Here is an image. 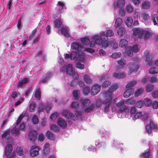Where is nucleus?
I'll use <instances>...</instances> for the list:
<instances>
[{
  "instance_id": "34",
  "label": "nucleus",
  "mask_w": 158,
  "mask_h": 158,
  "mask_svg": "<svg viewBox=\"0 0 158 158\" xmlns=\"http://www.w3.org/2000/svg\"><path fill=\"white\" fill-rule=\"evenodd\" d=\"M150 6L149 2H144L143 3L142 5V7L143 9H147L149 8Z\"/></svg>"
},
{
  "instance_id": "23",
  "label": "nucleus",
  "mask_w": 158,
  "mask_h": 158,
  "mask_svg": "<svg viewBox=\"0 0 158 158\" xmlns=\"http://www.w3.org/2000/svg\"><path fill=\"white\" fill-rule=\"evenodd\" d=\"M80 102L83 107L88 106L90 104V101L89 99H81Z\"/></svg>"
},
{
  "instance_id": "40",
  "label": "nucleus",
  "mask_w": 158,
  "mask_h": 158,
  "mask_svg": "<svg viewBox=\"0 0 158 158\" xmlns=\"http://www.w3.org/2000/svg\"><path fill=\"white\" fill-rule=\"evenodd\" d=\"M36 105L34 102H31L29 105V110L31 112H33L35 110Z\"/></svg>"
},
{
  "instance_id": "2",
  "label": "nucleus",
  "mask_w": 158,
  "mask_h": 158,
  "mask_svg": "<svg viewBox=\"0 0 158 158\" xmlns=\"http://www.w3.org/2000/svg\"><path fill=\"white\" fill-rule=\"evenodd\" d=\"M93 41H90L89 39L86 37L82 38L81 40L82 43L86 45H88L89 44L90 47H94L95 44V43L99 44V38L98 36H94L92 37Z\"/></svg>"
},
{
  "instance_id": "31",
  "label": "nucleus",
  "mask_w": 158,
  "mask_h": 158,
  "mask_svg": "<svg viewBox=\"0 0 158 158\" xmlns=\"http://www.w3.org/2000/svg\"><path fill=\"white\" fill-rule=\"evenodd\" d=\"M123 20L121 18H118L115 21V26L118 27L121 25L122 23Z\"/></svg>"
},
{
  "instance_id": "32",
  "label": "nucleus",
  "mask_w": 158,
  "mask_h": 158,
  "mask_svg": "<svg viewBox=\"0 0 158 158\" xmlns=\"http://www.w3.org/2000/svg\"><path fill=\"white\" fill-rule=\"evenodd\" d=\"M79 91L78 90H74L73 91V97L75 100H77L79 98Z\"/></svg>"
},
{
  "instance_id": "41",
  "label": "nucleus",
  "mask_w": 158,
  "mask_h": 158,
  "mask_svg": "<svg viewBox=\"0 0 158 158\" xmlns=\"http://www.w3.org/2000/svg\"><path fill=\"white\" fill-rule=\"evenodd\" d=\"M16 152L19 156H22L23 154V150L22 148L19 147H17Z\"/></svg>"
},
{
  "instance_id": "33",
  "label": "nucleus",
  "mask_w": 158,
  "mask_h": 158,
  "mask_svg": "<svg viewBox=\"0 0 158 158\" xmlns=\"http://www.w3.org/2000/svg\"><path fill=\"white\" fill-rule=\"evenodd\" d=\"M149 72L152 74L158 73V67H154L150 69L149 70Z\"/></svg>"
},
{
  "instance_id": "24",
  "label": "nucleus",
  "mask_w": 158,
  "mask_h": 158,
  "mask_svg": "<svg viewBox=\"0 0 158 158\" xmlns=\"http://www.w3.org/2000/svg\"><path fill=\"white\" fill-rule=\"evenodd\" d=\"M85 54L82 52H79L77 54V59L79 61H82L85 60Z\"/></svg>"
},
{
  "instance_id": "18",
  "label": "nucleus",
  "mask_w": 158,
  "mask_h": 158,
  "mask_svg": "<svg viewBox=\"0 0 158 158\" xmlns=\"http://www.w3.org/2000/svg\"><path fill=\"white\" fill-rule=\"evenodd\" d=\"M57 123L58 125L63 128L66 127L67 123L63 118H59L57 121Z\"/></svg>"
},
{
  "instance_id": "60",
  "label": "nucleus",
  "mask_w": 158,
  "mask_h": 158,
  "mask_svg": "<svg viewBox=\"0 0 158 158\" xmlns=\"http://www.w3.org/2000/svg\"><path fill=\"white\" fill-rule=\"evenodd\" d=\"M111 84V82L108 81H104L102 85V86L103 87H108Z\"/></svg>"
},
{
  "instance_id": "6",
  "label": "nucleus",
  "mask_w": 158,
  "mask_h": 158,
  "mask_svg": "<svg viewBox=\"0 0 158 158\" xmlns=\"http://www.w3.org/2000/svg\"><path fill=\"white\" fill-rule=\"evenodd\" d=\"M144 56L146 58V61L148 62L147 64L148 66H150L152 65L153 63V55L149 53V52L148 50H146L144 53Z\"/></svg>"
},
{
  "instance_id": "56",
  "label": "nucleus",
  "mask_w": 158,
  "mask_h": 158,
  "mask_svg": "<svg viewBox=\"0 0 158 158\" xmlns=\"http://www.w3.org/2000/svg\"><path fill=\"white\" fill-rule=\"evenodd\" d=\"M146 130L149 134H151L152 132V129L150 124H147L146 126Z\"/></svg>"
},
{
  "instance_id": "38",
  "label": "nucleus",
  "mask_w": 158,
  "mask_h": 158,
  "mask_svg": "<svg viewBox=\"0 0 158 158\" xmlns=\"http://www.w3.org/2000/svg\"><path fill=\"white\" fill-rule=\"evenodd\" d=\"M143 88H141L138 89L135 92V96L138 97L143 92Z\"/></svg>"
},
{
  "instance_id": "15",
  "label": "nucleus",
  "mask_w": 158,
  "mask_h": 158,
  "mask_svg": "<svg viewBox=\"0 0 158 158\" xmlns=\"http://www.w3.org/2000/svg\"><path fill=\"white\" fill-rule=\"evenodd\" d=\"M139 68L138 65L136 64L131 63L129 64V68L131 73L132 72L137 71Z\"/></svg>"
},
{
  "instance_id": "36",
  "label": "nucleus",
  "mask_w": 158,
  "mask_h": 158,
  "mask_svg": "<svg viewBox=\"0 0 158 158\" xmlns=\"http://www.w3.org/2000/svg\"><path fill=\"white\" fill-rule=\"evenodd\" d=\"M90 87L88 86H85L83 88V92L84 94L87 95L90 92Z\"/></svg>"
},
{
  "instance_id": "14",
  "label": "nucleus",
  "mask_w": 158,
  "mask_h": 158,
  "mask_svg": "<svg viewBox=\"0 0 158 158\" xmlns=\"http://www.w3.org/2000/svg\"><path fill=\"white\" fill-rule=\"evenodd\" d=\"M150 34L148 31H141V35H140L139 38H141L143 37L145 40H146L150 36Z\"/></svg>"
},
{
  "instance_id": "43",
  "label": "nucleus",
  "mask_w": 158,
  "mask_h": 158,
  "mask_svg": "<svg viewBox=\"0 0 158 158\" xmlns=\"http://www.w3.org/2000/svg\"><path fill=\"white\" fill-rule=\"evenodd\" d=\"M141 31L140 29L138 28L134 29L133 30V34L135 35H139V37L140 35H141Z\"/></svg>"
},
{
  "instance_id": "58",
  "label": "nucleus",
  "mask_w": 158,
  "mask_h": 158,
  "mask_svg": "<svg viewBox=\"0 0 158 158\" xmlns=\"http://www.w3.org/2000/svg\"><path fill=\"white\" fill-rule=\"evenodd\" d=\"M117 62L119 65L122 66L125 65L126 63V61L123 58H121L118 60Z\"/></svg>"
},
{
  "instance_id": "7",
  "label": "nucleus",
  "mask_w": 158,
  "mask_h": 158,
  "mask_svg": "<svg viewBox=\"0 0 158 158\" xmlns=\"http://www.w3.org/2000/svg\"><path fill=\"white\" fill-rule=\"evenodd\" d=\"M39 150L40 148L37 146H31L30 150L31 156L34 157L38 155Z\"/></svg>"
},
{
  "instance_id": "46",
  "label": "nucleus",
  "mask_w": 158,
  "mask_h": 158,
  "mask_svg": "<svg viewBox=\"0 0 158 158\" xmlns=\"http://www.w3.org/2000/svg\"><path fill=\"white\" fill-rule=\"evenodd\" d=\"M24 116L22 114H20L18 117L16 123V126H17L21 122V121L23 118Z\"/></svg>"
},
{
  "instance_id": "22",
  "label": "nucleus",
  "mask_w": 158,
  "mask_h": 158,
  "mask_svg": "<svg viewBox=\"0 0 158 158\" xmlns=\"http://www.w3.org/2000/svg\"><path fill=\"white\" fill-rule=\"evenodd\" d=\"M54 24L55 28H59L62 27V22L60 18L56 19L54 22Z\"/></svg>"
},
{
  "instance_id": "62",
  "label": "nucleus",
  "mask_w": 158,
  "mask_h": 158,
  "mask_svg": "<svg viewBox=\"0 0 158 158\" xmlns=\"http://www.w3.org/2000/svg\"><path fill=\"white\" fill-rule=\"evenodd\" d=\"M153 89V86L151 84L148 85L146 88V91L147 92H151Z\"/></svg>"
},
{
  "instance_id": "8",
  "label": "nucleus",
  "mask_w": 158,
  "mask_h": 158,
  "mask_svg": "<svg viewBox=\"0 0 158 158\" xmlns=\"http://www.w3.org/2000/svg\"><path fill=\"white\" fill-rule=\"evenodd\" d=\"M37 134L36 131H31L28 134V139L31 141H35L36 139Z\"/></svg>"
},
{
  "instance_id": "10",
  "label": "nucleus",
  "mask_w": 158,
  "mask_h": 158,
  "mask_svg": "<svg viewBox=\"0 0 158 158\" xmlns=\"http://www.w3.org/2000/svg\"><path fill=\"white\" fill-rule=\"evenodd\" d=\"M134 92V89L131 88L127 89L123 94V97L125 98H127L132 95Z\"/></svg>"
},
{
  "instance_id": "30",
  "label": "nucleus",
  "mask_w": 158,
  "mask_h": 158,
  "mask_svg": "<svg viewBox=\"0 0 158 158\" xmlns=\"http://www.w3.org/2000/svg\"><path fill=\"white\" fill-rule=\"evenodd\" d=\"M133 22V20L131 17H127L125 23L128 27H131Z\"/></svg>"
},
{
  "instance_id": "51",
  "label": "nucleus",
  "mask_w": 158,
  "mask_h": 158,
  "mask_svg": "<svg viewBox=\"0 0 158 158\" xmlns=\"http://www.w3.org/2000/svg\"><path fill=\"white\" fill-rule=\"evenodd\" d=\"M106 36L108 37V36L110 37L113 36L114 35V33L112 30H108L106 33H105Z\"/></svg>"
},
{
  "instance_id": "17",
  "label": "nucleus",
  "mask_w": 158,
  "mask_h": 158,
  "mask_svg": "<svg viewBox=\"0 0 158 158\" xmlns=\"http://www.w3.org/2000/svg\"><path fill=\"white\" fill-rule=\"evenodd\" d=\"M12 145L10 144H7L5 148V155L7 156H9L12 152Z\"/></svg>"
},
{
  "instance_id": "63",
  "label": "nucleus",
  "mask_w": 158,
  "mask_h": 158,
  "mask_svg": "<svg viewBox=\"0 0 158 158\" xmlns=\"http://www.w3.org/2000/svg\"><path fill=\"white\" fill-rule=\"evenodd\" d=\"M38 139L39 141H43L44 139V135L43 133H40L38 136Z\"/></svg>"
},
{
  "instance_id": "37",
  "label": "nucleus",
  "mask_w": 158,
  "mask_h": 158,
  "mask_svg": "<svg viewBox=\"0 0 158 158\" xmlns=\"http://www.w3.org/2000/svg\"><path fill=\"white\" fill-rule=\"evenodd\" d=\"M143 103L146 106H150L152 104L151 100L147 98H145L144 100Z\"/></svg>"
},
{
  "instance_id": "1",
  "label": "nucleus",
  "mask_w": 158,
  "mask_h": 158,
  "mask_svg": "<svg viewBox=\"0 0 158 158\" xmlns=\"http://www.w3.org/2000/svg\"><path fill=\"white\" fill-rule=\"evenodd\" d=\"M118 87V84L116 83L112 85L109 88L107 91L104 92L103 96L105 99L103 104L105 106L104 112H108L109 107L112 102V92L115 91Z\"/></svg>"
},
{
  "instance_id": "55",
  "label": "nucleus",
  "mask_w": 158,
  "mask_h": 158,
  "mask_svg": "<svg viewBox=\"0 0 158 158\" xmlns=\"http://www.w3.org/2000/svg\"><path fill=\"white\" fill-rule=\"evenodd\" d=\"M125 103V102L124 100H121L116 103V106L120 108L124 105Z\"/></svg>"
},
{
  "instance_id": "50",
  "label": "nucleus",
  "mask_w": 158,
  "mask_h": 158,
  "mask_svg": "<svg viewBox=\"0 0 158 158\" xmlns=\"http://www.w3.org/2000/svg\"><path fill=\"white\" fill-rule=\"evenodd\" d=\"M141 158H150L149 152H147L143 153L141 156Z\"/></svg>"
},
{
  "instance_id": "52",
  "label": "nucleus",
  "mask_w": 158,
  "mask_h": 158,
  "mask_svg": "<svg viewBox=\"0 0 158 158\" xmlns=\"http://www.w3.org/2000/svg\"><path fill=\"white\" fill-rule=\"evenodd\" d=\"M32 122L34 124H38L39 122V120L37 116L34 115L32 118Z\"/></svg>"
},
{
  "instance_id": "20",
  "label": "nucleus",
  "mask_w": 158,
  "mask_h": 158,
  "mask_svg": "<svg viewBox=\"0 0 158 158\" xmlns=\"http://www.w3.org/2000/svg\"><path fill=\"white\" fill-rule=\"evenodd\" d=\"M119 111L121 113H125L126 114L128 113L129 112V108L127 105H124L122 107L119 108Z\"/></svg>"
},
{
  "instance_id": "27",
  "label": "nucleus",
  "mask_w": 158,
  "mask_h": 158,
  "mask_svg": "<svg viewBox=\"0 0 158 158\" xmlns=\"http://www.w3.org/2000/svg\"><path fill=\"white\" fill-rule=\"evenodd\" d=\"M125 29L123 27H120L117 30V33L119 36H122L124 35L125 33Z\"/></svg>"
},
{
  "instance_id": "3",
  "label": "nucleus",
  "mask_w": 158,
  "mask_h": 158,
  "mask_svg": "<svg viewBox=\"0 0 158 158\" xmlns=\"http://www.w3.org/2000/svg\"><path fill=\"white\" fill-rule=\"evenodd\" d=\"M108 37L106 36L105 32H103L99 36V46L103 48H107L109 46Z\"/></svg>"
},
{
  "instance_id": "57",
  "label": "nucleus",
  "mask_w": 158,
  "mask_h": 158,
  "mask_svg": "<svg viewBox=\"0 0 158 158\" xmlns=\"http://www.w3.org/2000/svg\"><path fill=\"white\" fill-rule=\"evenodd\" d=\"M131 50L134 52L137 53L139 51V49L137 45H135L131 48Z\"/></svg>"
},
{
  "instance_id": "44",
  "label": "nucleus",
  "mask_w": 158,
  "mask_h": 158,
  "mask_svg": "<svg viewBox=\"0 0 158 158\" xmlns=\"http://www.w3.org/2000/svg\"><path fill=\"white\" fill-rule=\"evenodd\" d=\"M79 106V104L77 102H73L70 105V107L71 108L75 109H77Z\"/></svg>"
},
{
  "instance_id": "11",
  "label": "nucleus",
  "mask_w": 158,
  "mask_h": 158,
  "mask_svg": "<svg viewBox=\"0 0 158 158\" xmlns=\"http://www.w3.org/2000/svg\"><path fill=\"white\" fill-rule=\"evenodd\" d=\"M50 152V144L49 143H46L43 147V154L45 156L48 155Z\"/></svg>"
},
{
  "instance_id": "25",
  "label": "nucleus",
  "mask_w": 158,
  "mask_h": 158,
  "mask_svg": "<svg viewBox=\"0 0 158 158\" xmlns=\"http://www.w3.org/2000/svg\"><path fill=\"white\" fill-rule=\"evenodd\" d=\"M41 92L40 88H37L36 89L34 96L38 100H40L41 98Z\"/></svg>"
},
{
  "instance_id": "49",
  "label": "nucleus",
  "mask_w": 158,
  "mask_h": 158,
  "mask_svg": "<svg viewBox=\"0 0 158 158\" xmlns=\"http://www.w3.org/2000/svg\"><path fill=\"white\" fill-rule=\"evenodd\" d=\"M51 129L52 131L55 132H58L59 131L58 127L54 124H53L51 126Z\"/></svg>"
},
{
  "instance_id": "28",
  "label": "nucleus",
  "mask_w": 158,
  "mask_h": 158,
  "mask_svg": "<svg viewBox=\"0 0 158 158\" xmlns=\"http://www.w3.org/2000/svg\"><path fill=\"white\" fill-rule=\"evenodd\" d=\"M84 79L85 82L89 84H92V80L90 76L88 75H85L84 77Z\"/></svg>"
},
{
  "instance_id": "4",
  "label": "nucleus",
  "mask_w": 158,
  "mask_h": 158,
  "mask_svg": "<svg viewBox=\"0 0 158 158\" xmlns=\"http://www.w3.org/2000/svg\"><path fill=\"white\" fill-rule=\"evenodd\" d=\"M62 115L64 117L67 118H70L73 120L76 121L78 119L77 115L75 116V115L73 114L71 111L69 110H64L61 113Z\"/></svg>"
},
{
  "instance_id": "47",
  "label": "nucleus",
  "mask_w": 158,
  "mask_h": 158,
  "mask_svg": "<svg viewBox=\"0 0 158 158\" xmlns=\"http://www.w3.org/2000/svg\"><path fill=\"white\" fill-rule=\"evenodd\" d=\"M136 83V82L135 81H131L126 85V88H128L134 86Z\"/></svg>"
},
{
  "instance_id": "16",
  "label": "nucleus",
  "mask_w": 158,
  "mask_h": 158,
  "mask_svg": "<svg viewBox=\"0 0 158 158\" xmlns=\"http://www.w3.org/2000/svg\"><path fill=\"white\" fill-rule=\"evenodd\" d=\"M71 48L77 51L79 48L82 49L83 47L81 44L77 42H73L71 44Z\"/></svg>"
},
{
  "instance_id": "26",
  "label": "nucleus",
  "mask_w": 158,
  "mask_h": 158,
  "mask_svg": "<svg viewBox=\"0 0 158 158\" xmlns=\"http://www.w3.org/2000/svg\"><path fill=\"white\" fill-rule=\"evenodd\" d=\"M128 42L125 39H122L120 40L119 43V46L121 47H125L127 45Z\"/></svg>"
},
{
  "instance_id": "5",
  "label": "nucleus",
  "mask_w": 158,
  "mask_h": 158,
  "mask_svg": "<svg viewBox=\"0 0 158 158\" xmlns=\"http://www.w3.org/2000/svg\"><path fill=\"white\" fill-rule=\"evenodd\" d=\"M66 71L67 73L71 75H72L74 79H77L79 77L77 73L74 71L73 68V65L71 64H69L66 66Z\"/></svg>"
},
{
  "instance_id": "9",
  "label": "nucleus",
  "mask_w": 158,
  "mask_h": 158,
  "mask_svg": "<svg viewBox=\"0 0 158 158\" xmlns=\"http://www.w3.org/2000/svg\"><path fill=\"white\" fill-rule=\"evenodd\" d=\"M113 77L118 79H123L126 77L127 75L125 73L122 72L114 73L113 74Z\"/></svg>"
},
{
  "instance_id": "29",
  "label": "nucleus",
  "mask_w": 158,
  "mask_h": 158,
  "mask_svg": "<svg viewBox=\"0 0 158 158\" xmlns=\"http://www.w3.org/2000/svg\"><path fill=\"white\" fill-rule=\"evenodd\" d=\"M46 136L50 140H54L55 139V137L54 136L53 133L49 131H47L46 133Z\"/></svg>"
},
{
  "instance_id": "48",
  "label": "nucleus",
  "mask_w": 158,
  "mask_h": 158,
  "mask_svg": "<svg viewBox=\"0 0 158 158\" xmlns=\"http://www.w3.org/2000/svg\"><path fill=\"white\" fill-rule=\"evenodd\" d=\"M94 106L93 105H91L90 106L86 108L84 110V111L86 113H89L91 112L93 110L94 108Z\"/></svg>"
},
{
  "instance_id": "12",
  "label": "nucleus",
  "mask_w": 158,
  "mask_h": 158,
  "mask_svg": "<svg viewBox=\"0 0 158 158\" xmlns=\"http://www.w3.org/2000/svg\"><path fill=\"white\" fill-rule=\"evenodd\" d=\"M99 92V85L95 84L91 88V93L92 95H95Z\"/></svg>"
},
{
  "instance_id": "21",
  "label": "nucleus",
  "mask_w": 158,
  "mask_h": 158,
  "mask_svg": "<svg viewBox=\"0 0 158 158\" xmlns=\"http://www.w3.org/2000/svg\"><path fill=\"white\" fill-rule=\"evenodd\" d=\"M10 130L8 129L4 132L2 135V138L8 139L10 136Z\"/></svg>"
},
{
  "instance_id": "45",
  "label": "nucleus",
  "mask_w": 158,
  "mask_h": 158,
  "mask_svg": "<svg viewBox=\"0 0 158 158\" xmlns=\"http://www.w3.org/2000/svg\"><path fill=\"white\" fill-rule=\"evenodd\" d=\"M11 131L12 134H14L16 135H19V129L16 128V126L13 128Z\"/></svg>"
},
{
  "instance_id": "53",
  "label": "nucleus",
  "mask_w": 158,
  "mask_h": 158,
  "mask_svg": "<svg viewBox=\"0 0 158 158\" xmlns=\"http://www.w3.org/2000/svg\"><path fill=\"white\" fill-rule=\"evenodd\" d=\"M121 56V53L119 52L118 53L114 52L110 56L111 57L113 58H118Z\"/></svg>"
},
{
  "instance_id": "13",
  "label": "nucleus",
  "mask_w": 158,
  "mask_h": 158,
  "mask_svg": "<svg viewBox=\"0 0 158 158\" xmlns=\"http://www.w3.org/2000/svg\"><path fill=\"white\" fill-rule=\"evenodd\" d=\"M125 3L124 0H118L116 4H114V8L118 7L119 8H122L123 7Z\"/></svg>"
},
{
  "instance_id": "64",
  "label": "nucleus",
  "mask_w": 158,
  "mask_h": 158,
  "mask_svg": "<svg viewBox=\"0 0 158 158\" xmlns=\"http://www.w3.org/2000/svg\"><path fill=\"white\" fill-rule=\"evenodd\" d=\"M150 124L151 126L152 129L156 130L157 129V125L154 123L152 121H150Z\"/></svg>"
},
{
  "instance_id": "19",
  "label": "nucleus",
  "mask_w": 158,
  "mask_h": 158,
  "mask_svg": "<svg viewBox=\"0 0 158 158\" xmlns=\"http://www.w3.org/2000/svg\"><path fill=\"white\" fill-rule=\"evenodd\" d=\"M28 81V80L27 78H25L22 80H20L18 82L17 87H21L23 85H25Z\"/></svg>"
},
{
  "instance_id": "61",
  "label": "nucleus",
  "mask_w": 158,
  "mask_h": 158,
  "mask_svg": "<svg viewBox=\"0 0 158 158\" xmlns=\"http://www.w3.org/2000/svg\"><path fill=\"white\" fill-rule=\"evenodd\" d=\"M157 14H153L152 16V21L153 22V24L154 25H157L158 26V24L156 23V19Z\"/></svg>"
},
{
  "instance_id": "35",
  "label": "nucleus",
  "mask_w": 158,
  "mask_h": 158,
  "mask_svg": "<svg viewBox=\"0 0 158 158\" xmlns=\"http://www.w3.org/2000/svg\"><path fill=\"white\" fill-rule=\"evenodd\" d=\"M61 31L62 34H63L65 36L69 37V35L68 32V30L66 28L62 27L61 29Z\"/></svg>"
},
{
  "instance_id": "39",
  "label": "nucleus",
  "mask_w": 158,
  "mask_h": 158,
  "mask_svg": "<svg viewBox=\"0 0 158 158\" xmlns=\"http://www.w3.org/2000/svg\"><path fill=\"white\" fill-rule=\"evenodd\" d=\"M136 101L133 98L129 99L126 101V103L127 105H133L135 102Z\"/></svg>"
},
{
  "instance_id": "59",
  "label": "nucleus",
  "mask_w": 158,
  "mask_h": 158,
  "mask_svg": "<svg viewBox=\"0 0 158 158\" xmlns=\"http://www.w3.org/2000/svg\"><path fill=\"white\" fill-rule=\"evenodd\" d=\"M126 10L128 13H131L133 10V8L130 5L127 6L126 9Z\"/></svg>"
},
{
  "instance_id": "42",
  "label": "nucleus",
  "mask_w": 158,
  "mask_h": 158,
  "mask_svg": "<svg viewBox=\"0 0 158 158\" xmlns=\"http://www.w3.org/2000/svg\"><path fill=\"white\" fill-rule=\"evenodd\" d=\"M77 55L76 52L73 51L70 53V59L71 60H73L77 58Z\"/></svg>"
},
{
  "instance_id": "54",
  "label": "nucleus",
  "mask_w": 158,
  "mask_h": 158,
  "mask_svg": "<svg viewBox=\"0 0 158 158\" xmlns=\"http://www.w3.org/2000/svg\"><path fill=\"white\" fill-rule=\"evenodd\" d=\"M76 67L77 68L81 70L84 68V65L79 62H77L76 64Z\"/></svg>"
}]
</instances>
